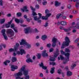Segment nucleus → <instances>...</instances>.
Masks as SVG:
<instances>
[{
    "label": "nucleus",
    "instance_id": "nucleus-1",
    "mask_svg": "<svg viewBox=\"0 0 79 79\" xmlns=\"http://www.w3.org/2000/svg\"><path fill=\"white\" fill-rule=\"evenodd\" d=\"M45 13L46 14L45 16H42V15L41 13H38V15L39 17L37 18V16H35L33 17L35 21H37L38 23L40 24L42 22V20H40V19H42L43 20H47L48 17H50L52 15L51 13H49V10L48 9H46L45 10Z\"/></svg>",
    "mask_w": 79,
    "mask_h": 79
},
{
    "label": "nucleus",
    "instance_id": "nucleus-2",
    "mask_svg": "<svg viewBox=\"0 0 79 79\" xmlns=\"http://www.w3.org/2000/svg\"><path fill=\"white\" fill-rule=\"evenodd\" d=\"M26 65L23 66L20 69V71L21 72H23V74L24 76L25 79H29L30 77L28 75L29 74V69L26 70Z\"/></svg>",
    "mask_w": 79,
    "mask_h": 79
},
{
    "label": "nucleus",
    "instance_id": "nucleus-3",
    "mask_svg": "<svg viewBox=\"0 0 79 79\" xmlns=\"http://www.w3.org/2000/svg\"><path fill=\"white\" fill-rule=\"evenodd\" d=\"M65 41L63 42V43L61 47V49H63L64 48V46H69V43L71 42V41L69 40V38L67 36H66L65 39Z\"/></svg>",
    "mask_w": 79,
    "mask_h": 79
},
{
    "label": "nucleus",
    "instance_id": "nucleus-4",
    "mask_svg": "<svg viewBox=\"0 0 79 79\" xmlns=\"http://www.w3.org/2000/svg\"><path fill=\"white\" fill-rule=\"evenodd\" d=\"M59 49H56V52L54 53V57H52L51 56H50L49 60L50 61H54L56 60L55 58H56L59 55Z\"/></svg>",
    "mask_w": 79,
    "mask_h": 79
},
{
    "label": "nucleus",
    "instance_id": "nucleus-5",
    "mask_svg": "<svg viewBox=\"0 0 79 79\" xmlns=\"http://www.w3.org/2000/svg\"><path fill=\"white\" fill-rule=\"evenodd\" d=\"M19 43L20 45H27V48H28L29 49V48H31V44H29L27 43V42H26V40H22L21 42H20Z\"/></svg>",
    "mask_w": 79,
    "mask_h": 79
},
{
    "label": "nucleus",
    "instance_id": "nucleus-6",
    "mask_svg": "<svg viewBox=\"0 0 79 79\" xmlns=\"http://www.w3.org/2000/svg\"><path fill=\"white\" fill-rule=\"evenodd\" d=\"M69 55H70V53H65L64 56H65V57L64 59V61L63 62V64H66L68 63V61H69Z\"/></svg>",
    "mask_w": 79,
    "mask_h": 79
},
{
    "label": "nucleus",
    "instance_id": "nucleus-7",
    "mask_svg": "<svg viewBox=\"0 0 79 79\" xmlns=\"http://www.w3.org/2000/svg\"><path fill=\"white\" fill-rule=\"evenodd\" d=\"M19 44L18 43H16L15 45L14 46V48H11L9 50V52H12L15 51H18V49L19 48Z\"/></svg>",
    "mask_w": 79,
    "mask_h": 79
},
{
    "label": "nucleus",
    "instance_id": "nucleus-8",
    "mask_svg": "<svg viewBox=\"0 0 79 79\" xmlns=\"http://www.w3.org/2000/svg\"><path fill=\"white\" fill-rule=\"evenodd\" d=\"M6 33L7 34H9L10 35V37H11L12 36H14V35H15V32L12 30L11 29H8L7 30Z\"/></svg>",
    "mask_w": 79,
    "mask_h": 79
},
{
    "label": "nucleus",
    "instance_id": "nucleus-9",
    "mask_svg": "<svg viewBox=\"0 0 79 79\" xmlns=\"http://www.w3.org/2000/svg\"><path fill=\"white\" fill-rule=\"evenodd\" d=\"M6 30L5 29H3L1 31V33H2V35L4 37V39L6 40H8V37L6 35Z\"/></svg>",
    "mask_w": 79,
    "mask_h": 79
},
{
    "label": "nucleus",
    "instance_id": "nucleus-10",
    "mask_svg": "<svg viewBox=\"0 0 79 79\" xmlns=\"http://www.w3.org/2000/svg\"><path fill=\"white\" fill-rule=\"evenodd\" d=\"M24 30L25 33L26 34H29V32L31 33L32 32V29L30 27H27V28H25L24 29Z\"/></svg>",
    "mask_w": 79,
    "mask_h": 79
},
{
    "label": "nucleus",
    "instance_id": "nucleus-11",
    "mask_svg": "<svg viewBox=\"0 0 79 79\" xmlns=\"http://www.w3.org/2000/svg\"><path fill=\"white\" fill-rule=\"evenodd\" d=\"M57 39L55 38V37H53L52 39V47H56V41H57Z\"/></svg>",
    "mask_w": 79,
    "mask_h": 79
},
{
    "label": "nucleus",
    "instance_id": "nucleus-12",
    "mask_svg": "<svg viewBox=\"0 0 79 79\" xmlns=\"http://www.w3.org/2000/svg\"><path fill=\"white\" fill-rule=\"evenodd\" d=\"M26 52L25 51L24 49H21L20 50V51H18L17 52V54L19 55H23V54H26Z\"/></svg>",
    "mask_w": 79,
    "mask_h": 79
},
{
    "label": "nucleus",
    "instance_id": "nucleus-13",
    "mask_svg": "<svg viewBox=\"0 0 79 79\" xmlns=\"http://www.w3.org/2000/svg\"><path fill=\"white\" fill-rule=\"evenodd\" d=\"M23 9H21V10L23 11V12H24L25 11L26 13H28L29 12V10H27V6H24L23 8Z\"/></svg>",
    "mask_w": 79,
    "mask_h": 79
},
{
    "label": "nucleus",
    "instance_id": "nucleus-14",
    "mask_svg": "<svg viewBox=\"0 0 79 79\" xmlns=\"http://www.w3.org/2000/svg\"><path fill=\"white\" fill-rule=\"evenodd\" d=\"M11 69H12L11 70L12 71H15V69H17L18 68V67L17 66H15L14 65H11Z\"/></svg>",
    "mask_w": 79,
    "mask_h": 79
},
{
    "label": "nucleus",
    "instance_id": "nucleus-15",
    "mask_svg": "<svg viewBox=\"0 0 79 79\" xmlns=\"http://www.w3.org/2000/svg\"><path fill=\"white\" fill-rule=\"evenodd\" d=\"M42 55L43 57H45V56L48 57V55L47 53H46V50L43 51Z\"/></svg>",
    "mask_w": 79,
    "mask_h": 79
},
{
    "label": "nucleus",
    "instance_id": "nucleus-16",
    "mask_svg": "<svg viewBox=\"0 0 79 79\" xmlns=\"http://www.w3.org/2000/svg\"><path fill=\"white\" fill-rule=\"evenodd\" d=\"M63 15V13H62L61 14H58V15H57L56 16V19H58L59 18H61Z\"/></svg>",
    "mask_w": 79,
    "mask_h": 79
},
{
    "label": "nucleus",
    "instance_id": "nucleus-17",
    "mask_svg": "<svg viewBox=\"0 0 79 79\" xmlns=\"http://www.w3.org/2000/svg\"><path fill=\"white\" fill-rule=\"evenodd\" d=\"M15 76H23V73L21 72H18V73H16L15 75Z\"/></svg>",
    "mask_w": 79,
    "mask_h": 79
},
{
    "label": "nucleus",
    "instance_id": "nucleus-18",
    "mask_svg": "<svg viewBox=\"0 0 79 79\" xmlns=\"http://www.w3.org/2000/svg\"><path fill=\"white\" fill-rule=\"evenodd\" d=\"M41 39L43 40H45L47 39V36L45 35H43L41 37Z\"/></svg>",
    "mask_w": 79,
    "mask_h": 79
},
{
    "label": "nucleus",
    "instance_id": "nucleus-19",
    "mask_svg": "<svg viewBox=\"0 0 79 79\" xmlns=\"http://www.w3.org/2000/svg\"><path fill=\"white\" fill-rule=\"evenodd\" d=\"M55 6H59L61 5V3L58 2L57 1H56L55 2Z\"/></svg>",
    "mask_w": 79,
    "mask_h": 79
},
{
    "label": "nucleus",
    "instance_id": "nucleus-20",
    "mask_svg": "<svg viewBox=\"0 0 79 79\" xmlns=\"http://www.w3.org/2000/svg\"><path fill=\"white\" fill-rule=\"evenodd\" d=\"M11 61L12 63H15L17 61V58L16 57H13L12 58Z\"/></svg>",
    "mask_w": 79,
    "mask_h": 79
},
{
    "label": "nucleus",
    "instance_id": "nucleus-21",
    "mask_svg": "<svg viewBox=\"0 0 79 79\" xmlns=\"http://www.w3.org/2000/svg\"><path fill=\"white\" fill-rule=\"evenodd\" d=\"M65 58H64L63 56L60 55V57H58V60H60L61 59V60H64V59Z\"/></svg>",
    "mask_w": 79,
    "mask_h": 79
},
{
    "label": "nucleus",
    "instance_id": "nucleus-22",
    "mask_svg": "<svg viewBox=\"0 0 79 79\" xmlns=\"http://www.w3.org/2000/svg\"><path fill=\"white\" fill-rule=\"evenodd\" d=\"M73 75V73L70 71H68L67 72V76H71Z\"/></svg>",
    "mask_w": 79,
    "mask_h": 79
},
{
    "label": "nucleus",
    "instance_id": "nucleus-23",
    "mask_svg": "<svg viewBox=\"0 0 79 79\" xmlns=\"http://www.w3.org/2000/svg\"><path fill=\"white\" fill-rule=\"evenodd\" d=\"M67 22L64 21H62L60 22V24L62 26H65V25H67Z\"/></svg>",
    "mask_w": 79,
    "mask_h": 79
},
{
    "label": "nucleus",
    "instance_id": "nucleus-24",
    "mask_svg": "<svg viewBox=\"0 0 79 79\" xmlns=\"http://www.w3.org/2000/svg\"><path fill=\"white\" fill-rule=\"evenodd\" d=\"M55 68L54 67H53L51 69V71H50V73L51 74H53L55 72Z\"/></svg>",
    "mask_w": 79,
    "mask_h": 79
},
{
    "label": "nucleus",
    "instance_id": "nucleus-25",
    "mask_svg": "<svg viewBox=\"0 0 79 79\" xmlns=\"http://www.w3.org/2000/svg\"><path fill=\"white\" fill-rule=\"evenodd\" d=\"M26 61L27 63H32L33 62L32 59H31L30 58L27 59L26 60Z\"/></svg>",
    "mask_w": 79,
    "mask_h": 79
},
{
    "label": "nucleus",
    "instance_id": "nucleus-26",
    "mask_svg": "<svg viewBox=\"0 0 79 79\" xmlns=\"http://www.w3.org/2000/svg\"><path fill=\"white\" fill-rule=\"evenodd\" d=\"M5 19H1L0 20V23L1 24H4V23H5Z\"/></svg>",
    "mask_w": 79,
    "mask_h": 79
},
{
    "label": "nucleus",
    "instance_id": "nucleus-27",
    "mask_svg": "<svg viewBox=\"0 0 79 79\" xmlns=\"http://www.w3.org/2000/svg\"><path fill=\"white\" fill-rule=\"evenodd\" d=\"M73 27V29H79V23H77V24L75 26Z\"/></svg>",
    "mask_w": 79,
    "mask_h": 79
},
{
    "label": "nucleus",
    "instance_id": "nucleus-28",
    "mask_svg": "<svg viewBox=\"0 0 79 79\" xmlns=\"http://www.w3.org/2000/svg\"><path fill=\"white\" fill-rule=\"evenodd\" d=\"M16 15L17 16H18V17H20L22 16V13L20 12L17 13L16 14Z\"/></svg>",
    "mask_w": 79,
    "mask_h": 79
},
{
    "label": "nucleus",
    "instance_id": "nucleus-29",
    "mask_svg": "<svg viewBox=\"0 0 79 79\" xmlns=\"http://www.w3.org/2000/svg\"><path fill=\"white\" fill-rule=\"evenodd\" d=\"M76 66V64H73L71 66V69H73L74 68V67Z\"/></svg>",
    "mask_w": 79,
    "mask_h": 79
},
{
    "label": "nucleus",
    "instance_id": "nucleus-30",
    "mask_svg": "<svg viewBox=\"0 0 79 79\" xmlns=\"http://www.w3.org/2000/svg\"><path fill=\"white\" fill-rule=\"evenodd\" d=\"M15 25L14 23H12L10 25V28H11V29H13L14 28H15Z\"/></svg>",
    "mask_w": 79,
    "mask_h": 79
},
{
    "label": "nucleus",
    "instance_id": "nucleus-31",
    "mask_svg": "<svg viewBox=\"0 0 79 79\" xmlns=\"http://www.w3.org/2000/svg\"><path fill=\"white\" fill-rule=\"evenodd\" d=\"M15 20V22H16V23H17V24H19V19L17 18H16Z\"/></svg>",
    "mask_w": 79,
    "mask_h": 79
},
{
    "label": "nucleus",
    "instance_id": "nucleus-32",
    "mask_svg": "<svg viewBox=\"0 0 79 79\" xmlns=\"http://www.w3.org/2000/svg\"><path fill=\"white\" fill-rule=\"evenodd\" d=\"M64 31H65V32H69V31H71V29L70 28H69L68 29H64Z\"/></svg>",
    "mask_w": 79,
    "mask_h": 79
},
{
    "label": "nucleus",
    "instance_id": "nucleus-33",
    "mask_svg": "<svg viewBox=\"0 0 79 79\" xmlns=\"http://www.w3.org/2000/svg\"><path fill=\"white\" fill-rule=\"evenodd\" d=\"M44 26L45 27H48V22H46L45 25H44Z\"/></svg>",
    "mask_w": 79,
    "mask_h": 79
},
{
    "label": "nucleus",
    "instance_id": "nucleus-34",
    "mask_svg": "<svg viewBox=\"0 0 79 79\" xmlns=\"http://www.w3.org/2000/svg\"><path fill=\"white\" fill-rule=\"evenodd\" d=\"M36 56H37L38 59H40V57H41V55L40 54L38 53Z\"/></svg>",
    "mask_w": 79,
    "mask_h": 79
},
{
    "label": "nucleus",
    "instance_id": "nucleus-35",
    "mask_svg": "<svg viewBox=\"0 0 79 79\" xmlns=\"http://www.w3.org/2000/svg\"><path fill=\"white\" fill-rule=\"evenodd\" d=\"M65 51L67 53H70V50L69 49L66 48Z\"/></svg>",
    "mask_w": 79,
    "mask_h": 79
},
{
    "label": "nucleus",
    "instance_id": "nucleus-36",
    "mask_svg": "<svg viewBox=\"0 0 79 79\" xmlns=\"http://www.w3.org/2000/svg\"><path fill=\"white\" fill-rule=\"evenodd\" d=\"M13 30H14L15 32V33H17V32H18V29H17V27H15V28H14L13 29Z\"/></svg>",
    "mask_w": 79,
    "mask_h": 79
},
{
    "label": "nucleus",
    "instance_id": "nucleus-37",
    "mask_svg": "<svg viewBox=\"0 0 79 79\" xmlns=\"http://www.w3.org/2000/svg\"><path fill=\"white\" fill-rule=\"evenodd\" d=\"M39 65L40 67H41L42 68L44 66V64L43 62H41L40 64H39Z\"/></svg>",
    "mask_w": 79,
    "mask_h": 79
},
{
    "label": "nucleus",
    "instance_id": "nucleus-38",
    "mask_svg": "<svg viewBox=\"0 0 79 79\" xmlns=\"http://www.w3.org/2000/svg\"><path fill=\"white\" fill-rule=\"evenodd\" d=\"M47 4V1H45L42 2V4L43 5H46Z\"/></svg>",
    "mask_w": 79,
    "mask_h": 79
},
{
    "label": "nucleus",
    "instance_id": "nucleus-39",
    "mask_svg": "<svg viewBox=\"0 0 79 79\" xmlns=\"http://www.w3.org/2000/svg\"><path fill=\"white\" fill-rule=\"evenodd\" d=\"M60 53L61 54V55H65V54L66 53L65 52H63V49H61L60 51Z\"/></svg>",
    "mask_w": 79,
    "mask_h": 79
},
{
    "label": "nucleus",
    "instance_id": "nucleus-40",
    "mask_svg": "<svg viewBox=\"0 0 79 79\" xmlns=\"http://www.w3.org/2000/svg\"><path fill=\"white\" fill-rule=\"evenodd\" d=\"M50 65H52V66H55V65H56V63H55V62H50Z\"/></svg>",
    "mask_w": 79,
    "mask_h": 79
},
{
    "label": "nucleus",
    "instance_id": "nucleus-41",
    "mask_svg": "<svg viewBox=\"0 0 79 79\" xmlns=\"http://www.w3.org/2000/svg\"><path fill=\"white\" fill-rule=\"evenodd\" d=\"M24 22V20H23V19H19V23L22 24V23H23V22Z\"/></svg>",
    "mask_w": 79,
    "mask_h": 79
},
{
    "label": "nucleus",
    "instance_id": "nucleus-42",
    "mask_svg": "<svg viewBox=\"0 0 79 79\" xmlns=\"http://www.w3.org/2000/svg\"><path fill=\"white\" fill-rule=\"evenodd\" d=\"M51 45H52V44L50 43H49L47 44V47L48 48H50V47H51Z\"/></svg>",
    "mask_w": 79,
    "mask_h": 79
},
{
    "label": "nucleus",
    "instance_id": "nucleus-43",
    "mask_svg": "<svg viewBox=\"0 0 79 79\" xmlns=\"http://www.w3.org/2000/svg\"><path fill=\"white\" fill-rule=\"evenodd\" d=\"M32 15L33 16H37V14L36 13V12H34V11H33L32 13Z\"/></svg>",
    "mask_w": 79,
    "mask_h": 79
},
{
    "label": "nucleus",
    "instance_id": "nucleus-44",
    "mask_svg": "<svg viewBox=\"0 0 79 79\" xmlns=\"http://www.w3.org/2000/svg\"><path fill=\"white\" fill-rule=\"evenodd\" d=\"M42 69H44V70H46L47 69V66H44V65L43 68H42Z\"/></svg>",
    "mask_w": 79,
    "mask_h": 79
},
{
    "label": "nucleus",
    "instance_id": "nucleus-45",
    "mask_svg": "<svg viewBox=\"0 0 79 79\" xmlns=\"http://www.w3.org/2000/svg\"><path fill=\"white\" fill-rule=\"evenodd\" d=\"M5 26L6 28H9L10 27V25H8V24H6L5 25Z\"/></svg>",
    "mask_w": 79,
    "mask_h": 79
},
{
    "label": "nucleus",
    "instance_id": "nucleus-46",
    "mask_svg": "<svg viewBox=\"0 0 79 79\" xmlns=\"http://www.w3.org/2000/svg\"><path fill=\"white\" fill-rule=\"evenodd\" d=\"M12 22H13V19L11 20L7 23V24H9V25H10L12 23Z\"/></svg>",
    "mask_w": 79,
    "mask_h": 79
},
{
    "label": "nucleus",
    "instance_id": "nucleus-47",
    "mask_svg": "<svg viewBox=\"0 0 79 79\" xmlns=\"http://www.w3.org/2000/svg\"><path fill=\"white\" fill-rule=\"evenodd\" d=\"M30 8L31 9V10H32V11H35V8H33V7H32V6H30Z\"/></svg>",
    "mask_w": 79,
    "mask_h": 79
},
{
    "label": "nucleus",
    "instance_id": "nucleus-48",
    "mask_svg": "<svg viewBox=\"0 0 79 79\" xmlns=\"http://www.w3.org/2000/svg\"><path fill=\"white\" fill-rule=\"evenodd\" d=\"M0 6H3V0H0Z\"/></svg>",
    "mask_w": 79,
    "mask_h": 79
},
{
    "label": "nucleus",
    "instance_id": "nucleus-49",
    "mask_svg": "<svg viewBox=\"0 0 79 79\" xmlns=\"http://www.w3.org/2000/svg\"><path fill=\"white\" fill-rule=\"evenodd\" d=\"M58 74H60L61 73V69H59L58 70Z\"/></svg>",
    "mask_w": 79,
    "mask_h": 79
},
{
    "label": "nucleus",
    "instance_id": "nucleus-50",
    "mask_svg": "<svg viewBox=\"0 0 79 79\" xmlns=\"http://www.w3.org/2000/svg\"><path fill=\"white\" fill-rule=\"evenodd\" d=\"M54 50V49L53 48H50L49 49V52H53V51Z\"/></svg>",
    "mask_w": 79,
    "mask_h": 79
},
{
    "label": "nucleus",
    "instance_id": "nucleus-51",
    "mask_svg": "<svg viewBox=\"0 0 79 79\" xmlns=\"http://www.w3.org/2000/svg\"><path fill=\"white\" fill-rule=\"evenodd\" d=\"M62 17V19H66L67 18L66 16L64 15H63Z\"/></svg>",
    "mask_w": 79,
    "mask_h": 79
},
{
    "label": "nucleus",
    "instance_id": "nucleus-52",
    "mask_svg": "<svg viewBox=\"0 0 79 79\" xmlns=\"http://www.w3.org/2000/svg\"><path fill=\"white\" fill-rule=\"evenodd\" d=\"M15 52H17V51H15L14 52V53H13V56H16V53Z\"/></svg>",
    "mask_w": 79,
    "mask_h": 79
},
{
    "label": "nucleus",
    "instance_id": "nucleus-53",
    "mask_svg": "<svg viewBox=\"0 0 79 79\" xmlns=\"http://www.w3.org/2000/svg\"><path fill=\"white\" fill-rule=\"evenodd\" d=\"M35 33H38V32H39V30H38L37 28H35Z\"/></svg>",
    "mask_w": 79,
    "mask_h": 79
},
{
    "label": "nucleus",
    "instance_id": "nucleus-54",
    "mask_svg": "<svg viewBox=\"0 0 79 79\" xmlns=\"http://www.w3.org/2000/svg\"><path fill=\"white\" fill-rule=\"evenodd\" d=\"M35 8H36V9H39V6L37 5L35 6Z\"/></svg>",
    "mask_w": 79,
    "mask_h": 79
},
{
    "label": "nucleus",
    "instance_id": "nucleus-55",
    "mask_svg": "<svg viewBox=\"0 0 79 79\" xmlns=\"http://www.w3.org/2000/svg\"><path fill=\"white\" fill-rule=\"evenodd\" d=\"M17 76L15 77V79H20L21 78V77L19 76Z\"/></svg>",
    "mask_w": 79,
    "mask_h": 79
},
{
    "label": "nucleus",
    "instance_id": "nucleus-56",
    "mask_svg": "<svg viewBox=\"0 0 79 79\" xmlns=\"http://www.w3.org/2000/svg\"><path fill=\"white\" fill-rule=\"evenodd\" d=\"M64 69H66V71H68L69 70L68 66H66Z\"/></svg>",
    "mask_w": 79,
    "mask_h": 79
},
{
    "label": "nucleus",
    "instance_id": "nucleus-57",
    "mask_svg": "<svg viewBox=\"0 0 79 79\" xmlns=\"http://www.w3.org/2000/svg\"><path fill=\"white\" fill-rule=\"evenodd\" d=\"M3 64H4L5 66H7L8 65V64H7V63L6 62V61H5L4 62H3Z\"/></svg>",
    "mask_w": 79,
    "mask_h": 79
},
{
    "label": "nucleus",
    "instance_id": "nucleus-58",
    "mask_svg": "<svg viewBox=\"0 0 79 79\" xmlns=\"http://www.w3.org/2000/svg\"><path fill=\"white\" fill-rule=\"evenodd\" d=\"M79 40V38H78L75 40V43H77V42Z\"/></svg>",
    "mask_w": 79,
    "mask_h": 79
},
{
    "label": "nucleus",
    "instance_id": "nucleus-59",
    "mask_svg": "<svg viewBox=\"0 0 79 79\" xmlns=\"http://www.w3.org/2000/svg\"><path fill=\"white\" fill-rule=\"evenodd\" d=\"M71 5L69 4L68 5V8H69V9H71Z\"/></svg>",
    "mask_w": 79,
    "mask_h": 79
},
{
    "label": "nucleus",
    "instance_id": "nucleus-60",
    "mask_svg": "<svg viewBox=\"0 0 79 79\" xmlns=\"http://www.w3.org/2000/svg\"><path fill=\"white\" fill-rule=\"evenodd\" d=\"M11 16V14H8L7 15V17H10Z\"/></svg>",
    "mask_w": 79,
    "mask_h": 79
},
{
    "label": "nucleus",
    "instance_id": "nucleus-61",
    "mask_svg": "<svg viewBox=\"0 0 79 79\" xmlns=\"http://www.w3.org/2000/svg\"><path fill=\"white\" fill-rule=\"evenodd\" d=\"M39 76H40V77H42L43 76H44V75H43V74L40 73L39 75Z\"/></svg>",
    "mask_w": 79,
    "mask_h": 79
},
{
    "label": "nucleus",
    "instance_id": "nucleus-62",
    "mask_svg": "<svg viewBox=\"0 0 79 79\" xmlns=\"http://www.w3.org/2000/svg\"><path fill=\"white\" fill-rule=\"evenodd\" d=\"M64 28L63 27L61 26L60 27V29H61V30H64Z\"/></svg>",
    "mask_w": 79,
    "mask_h": 79
},
{
    "label": "nucleus",
    "instance_id": "nucleus-63",
    "mask_svg": "<svg viewBox=\"0 0 79 79\" xmlns=\"http://www.w3.org/2000/svg\"><path fill=\"white\" fill-rule=\"evenodd\" d=\"M76 32V30L73 29V30L72 32L73 33H75Z\"/></svg>",
    "mask_w": 79,
    "mask_h": 79
},
{
    "label": "nucleus",
    "instance_id": "nucleus-64",
    "mask_svg": "<svg viewBox=\"0 0 79 79\" xmlns=\"http://www.w3.org/2000/svg\"><path fill=\"white\" fill-rule=\"evenodd\" d=\"M6 61L7 63H10V60H6Z\"/></svg>",
    "mask_w": 79,
    "mask_h": 79
}]
</instances>
